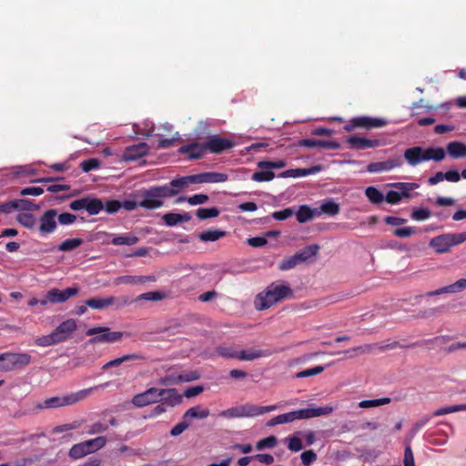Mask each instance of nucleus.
Segmentation results:
<instances>
[{"label": "nucleus", "instance_id": "1", "mask_svg": "<svg viewBox=\"0 0 466 466\" xmlns=\"http://www.w3.org/2000/svg\"><path fill=\"white\" fill-rule=\"evenodd\" d=\"M293 296V290L287 285L271 284L266 291L256 296L254 304L258 310H265L285 298Z\"/></svg>", "mask_w": 466, "mask_h": 466}, {"label": "nucleus", "instance_id": "2", "mask_svg": "<svg viewBox=\"0 0 466 466\" xmlns=\"http://www.w3.org/2000/svg\"><path fill=\"white\" fill-rule=\"evenodd\" d=\"M446 153L442 147H412L407 148L403 157L407 163L415 167L423 161L433 160L440 162L445 158Z\"/></svg>", "mask_w": 466, "mask_h": 466}, {"label": "nucleus", "instance_id": "3", "mask_svg": "<svg viewBox=\"0 0 466 466\" xmlns=\"http://www.w3.org/2000/svg\"><path fill=\"white\" fill-rule=\"evenodd\" d=\"M92 390L93 388H89L63 396L51 397L45 400L43 402L38 403L36 405V409H57L66 406H71L86 399L91 394Z\"/></svg>", "mask_w": 466, "mask_h": 466}, {"label": "nucleus", "instance_id": "4", "mask_svg": "<svg viewBox=\"0 0 466 466\" xmlns=\"http://www.w3.org/2000/svg\"><path fill=\"white\" fill-rule=\"evenodd\" d=\"M466 241V232L449 233L437 236L431 239L429 246L438 254L447 253L451 248Z\"/></svg>", "mask_w": 466, "mask_h": 466}, {"label": "nucleus", "instance_id": "5", "mask_svg": "<svg viewBox=\"0 0 466 466\" xmlns=\"http://www.w3.org/2000/svg\"><path fill=\"white\" fill-rule=\"evenodd\" d=\"M31 356L27 353L5 352L0 354V372H7L27 366Z\"/></svg>", "mask_w": 466, "mask_h": 466}, {"label": "nucleus", "instance_id": "6", "mask_svg": "<svg viewBox=\"0 0 466 466\" xmlns=\"http://www.w3.org/2000/svg\"><path fill=\"white\" fill-rule=\"evenodd\" d=\"M87 336H94L89 339L90 344L115 343L122 339L125 332L112 331L108 327H95L86 330Z\"/></svg>", "mask_w": 466, "mask_h": 466}, {"label": "nucleus", "instance_id": "7", "mask_svg": "<svg viewBox=\"0 0 466 466\" xmlns=\"http://www.w3.org/2000/svg\"><path fill=\"white\" fill-rule=\"evenodd\" d=\"M106 443V438L99 436L92 440L75 444L69 451V456L73 459H80L89 453L102 449Z\"/></svg>", "mask_w": 466, "mask_h": 466}, {"label": "nucleus", "instance_id": "8", "mask_svg": "<svg viewBox=\"0 0 466 466\" xmlns=\"http://www.w3.org/2000/svg\"><path fill=\"white\" fill-rule=\"evenodd\" d=\"M160 389L151 387L144 392L133 396L131 403L137 408H143L151 404L158 403L160 400Z\"/></svg>", "mask_w": 466, "mask_h": 466}, {"label": "nucleus", "instance_id": "9", "mask_svg": "<svg viewBox=\"0 0 466 466\" xmlns=\"http://www.w3.org/2000/svg\"><path fill=\"white\" fill-rule=\"evenodd\" d=\"M334 410L333 406L331 405H326L324 407H318V408H307V409H301L293 410L294 419L297 420H304V419H310L314 417H319V416H325L332 413Z\"/></svg>", "mask_w": 466, "mask_h": 466}, {"label": "nucleus", "instance_id": "10", "mask_svg": "<svg viewBox=\"0 0 466 466\" xmlns=\"http://www.w3.org/2000/svg\"><path fill=\"white\" fill-rule=\"evenodd\" d=\"M402 165V159L400 156H394L381 162H373L367 166V171L370 173H380L390 171L400 167Z\"/></svg>", "mask_w": 466, "mask_h": 466}, {"label": "nucleus", "instance_id": "11", "mask_svg": "<svg viewBox=\"0 0 466 466\" xmlns=\"http://www.w3.org/2000/svg\"><path fill=\"white\" fill-rule=\"evenodd\" d=\"M76 328V320L70 319L63 321L52 333L58 344L68 339Z\"/></svg>", "mask_w": 466, "mask_h": 466}, {"label": "nucleus", "instance_id": "12", "mask_svg": "<svg viewBox=\"0 0 466 466\" xmlns=\"http://www.w3.org/2000/svg\"><path fill=\"white\" fill-rule=\"evenodd\" d=\"M148 154V146L147 143L141 142L134 146L126 147L122 160L125 162L137 160Z\"/></svg>", "mask_w": 466, "mask_h": 466}, {"label": "nucleus", "instance_id": "13", "mask_svg": "<svg viewBox=\"0 0 466 466\" xmlns=\"http://www.w3.org/2000/svg\"><path fill=\"white\" fill-rule=\"evenodd\" d=\"M79 292L77 287L67 288L65 290L58 289H52L48 293V299L51 303H63L66 301L70 297L76 296Z\"/></svg>", "mask_w": 466, "mask_h": 466}, {"label": "nucleus", "instance_id": "14", "mask_svg": "<svg viewBox=\"0 0 466 466\" xmlns=\"http://www.w3.org/2000/svg\"><path fill=\"white\" fill-rule=\"evenodd\" d=\"M57 211L56 209H48L40 218L39 231L42 234L53 232L56 228V218Z\"/></svg>", "mask_w": 466, "mask_h": 466}, {"label": "nucleus", "instance_id": "15", "mask_svg": "<svg viewBox=\"0 0 466 466\" xmlns=\"http://www.w3.org/2000/svg\"><path fill=\"white\" fill-rule=\"evenodd\" d=\"M399 346H400V344L398 341H393V342H391L390 344H386V345L365 344L362 346L353 348L350 350H346V351H344V353L355 352V353H357V355H363V354L371 353L374 350H380L381 351H385L387 350L395 349Z\"/></svg>", "mask_w": 466, "mask_h": 466}, {"label": "nucleus", "instance_id": "16", "mask_svg": "<svg viewBox=\"0 0 466 466\" xmlns=\"http://www.w3.org/2000/svg\"><path fill=\"white\" fill-rule=\"evenodd\" d=\"M160 392L159 402H162L166 406L175 407L182 402L183 397L177 393L175 388L160 389Z\"/></svg>", "mask_w": 466, "mask_h": 466}, {"label": "nucleus", "instance_id": "17", "mask_svg": "<svg viewBox=\"0 0 466 466\" xmlns=\"http://www.w3.org/2000/svg\"><path fill=\"white\" fill-rule=\"evenodd\" d=\"M220 416L224 418H243L253 417L252 404L246 403L240 406H236L220 412Z\"/></svg>", "mask_w": 466, "mask_h": 466}, {"label": "nucleus", "instance_id": "18", "mask_svg": "<svg viewBox=\"0 0 466 466\" xmlns=\"http://www.w3.org/2000/svg\"><path fill=\"white\" fill-rule=\"evenodd\" d=\"M233 143L225 138L218 137H211L208 141L205 144L206 150L208 149L212 153H221L222 151L232 147Z\"/></svg>", "mask_w": 466, "mask_h": 466}, {"label": "nucleus", "instance_id": "19", "mask_svg": "<svg viewBox=\"0 0 466 466\" xmlns=\"http://www.w3.org/2000/svg\"><path fill=\"white\" fill-rule=\"evenodd\" d=\"M348 144L354 149L377 147L380 145L378 139H369L359 136H351L347 139Z\"/></svg>", "mask_w": 466, "mask_h": 466}, {"label": "nucleus", "instance_id": "20", "mask_svg": "<svg viewBox=\"0 0 466 466\" xmlns=\"http://www.w3.org/2000/svg\"><path fill=\"white\" fill-rule=\"evenodd\" d=\"M271 352L268 350H260L256 348H250L248 350H240L238 360L241 361H252L260 358L268 357Z\"/></svg>", "mask_w": 466, "mask_h": 466}, {"label": "nucleus", "instance_id": "21", "mask_svg": "<svg viewBox=\"0 0 466 466\" xmlns=\"http://www.w3.org/2000/svg\"><path fill=\"white\" fill-rule=\"evenodd\" d=\"M154 187H150L143 193V199L138 203V206L146 209H156L163 206V200L158 197H152Z\"/></svg>", "mask_w": 466, "mask_h": 466}, {"label": "nucleus", "instance_id": "22", "mask_svg": "<svg viewBox=\"0 0 466 466\" xmlns=\"http://www.w3.org/2000/svg\"><path fill=\"white\" fill-rule=\"evenodd\" d=\"M299 146H303L309 148L320 147L328 149H339L340 145L336 141H325L319 139H301L299 141Z\"/></svg>", "mask_w": 466, "mask_h": 466}, {"label": "nucleus", "instance_id": "23", "mask_svg": "<svg viewBox=\"0 0 466 466\" xmlns=\"http://www.w3.org/2000/svg\"><path fill=\"white\" fill-rule=\"evenodd\" d=\"M206 151L205 145L199 143H191L188 145L182 146L178 152L181 154H188L189 159H199L203 157Z\"/></svg>", "mask_w": 466, "mask_h": 466}, {"label": "nucleus", "instance_id": "24", "mask_svg": "<svg viewBox=\"0 0 466 466\" xmlns=\"http://www.w3.org/2000/svg\"><path fill=\"white\" fill-rule=\"evenodd\" d=\"M130 360H146V357L138 352L123 355L119 358L114 359L103 365L102 370H106L110 368L118 367L122 363Z\"/></svg>", "mask_w": 466, "mask_h": 466}, {"label": "nucleus", "instance_id": "25", "mask_svg": "<svg viewBox=\"0 0 466 466\" xmlns=\"http://www.w3.org/2000/svg\"><path fill=\"white\" fill-rule=\"evenodd\" d=\"M355 126L357 127H365L367 129L372 127H380L386 124V121L382 118H371L368 116H360L353 118Z\"/></svg>", "mask_w": 466, "mask_h": 466}, {"label": "nucleus", "instance_id": "26", "mask_svg": "<svg viewBox=\"0 0 466 466\" xmlns=\"http://www.w3.org/2000/svg\"><path fill=\"white\" fill-rule=\"evenodd\" d=\"M447 153L454 159L466 157V145L460 141L450 142L447 147Z\"/></svg>", "mask_w": 466, "mask_h": 466}, {"label": "nucleus", "instance_id": "27", "mask_svg": "<svg viewBox=\"0 0 466 466\" xmlns=\"http://www.w3.org/2000/svg\"><path fill=\"white\" fill-rule=\"evenodd\" d=\"M340 208L339 205L334 200H329L323 202L319 208H316L317 216H320L321 214H327L329 216H336L339 213Z\"/></svg>", "mask_w": 466, "mask_h": 466}, {"label": "nucleus", "instance_id": "28", "mask_svg": "<svg viewBox=\"0 0 466 466\" xmlns=\"http://www.w3.org/2000/svg\"><path fill=\"white\" fill-rule=\"evenodd\" d=\"M112 296L105 298H91L86 300V305L94 309H104L112 306Z\"/></svg>", "mask_w": 466, "mask_h": 466}, {"label": "nucleus", "instance_id": "29", "mask_svg": "<svg viewBox=\"0 0 466 466\" xmlns=\"http://www.w3.org/2000/svg\"><path fill=\"white\" fill-rule=\"evenodd\" d=\"M319 250L318 244H312L307 246L305 248L294 254L299 263L307 261L309 258L317 256Z\"/></svg>", "mask_w": 466, "mask_h": 466}, {"label": "nucleus", "instance_id": "30", "mask_svg": "<svg viewBox=\"0 0 466 466\" xmlns=\"http://www.w3.org/2000/svg\"><path fill=\"white\" fill-rule=\"evenodd\" d=\"M199 178L202 183H218L225 182L228 179V175L218 172H205L199 174Z\"/></svg>", "mask_w": 466, "mask_h": 466}, {"label": "nucleus", "instance_id": "31", "mask_svg": "<svg viewBox=\"0 0 466 466\" xmlns=\"http://www.w3.org/2000/svg\"><path fill=\"white\" fill-rule=\"evenodd\" d=\"M297 220L299 223H306L317 216L316 208L312 209L308 205H301L296 213Z\"/></svg>", "mask_w": 466, "mask_h": 466}, {"label": "nucleus", "instance_id": "32", "mask_svg": "<svg viewBox=\"0 0 466 466\" xmlns=\"http://www.w3.org/2000/svg\"><path fill=\"white\" fill-rule=\"evenodd\" d=\"M209 415V410L208 409H202L200 406H195L188 409L184 416V420L187 419H206Z\"/></svg>", "mask_w": 466, "mask_h": 466}, {"label": "nucleus", "instance_id": "33", "mask_svg": "<svg viewBox=\"0 0 466 466\" xmlns=\"http://www.w3.org/2000/svg\"><path fill=\"white\" fill-rule=\"evenodd\" d=\"M218 355L224 359H236L238 360L239 350L233 346L221 345L216 348Z\"/></svg>", "mask_w": 466, "mask_h": 466}, {"label": "nucleus", "instance_id": "34", "mask_svg": "<svg viewBox=\"0 0 466 466\" xmlns=\"http://www.w3.org/2000/svg\"><path fill=\"white\" fill-rule=\"evenodd\" d=\"M391 186L400 190L399 193L401 194V198H411L412 195L410 193V191L419 187V185L417 183H407V182H397V183L391 184Z\"/></svg>", "mask_w": 466, "mask_h": 466}, {"label": "nucleus", "instance_id": "35", "mask_svg": "<svg viewBox=\"0 0 466 466\" xmlns=\"http://www.w3.org/2000/svg\"><path fill=\"white\" fill-rule=\"evenodd\" d=\"M85 209L90 215H96L102 209H104V203L100 199H98V198H86V207H85Z\"/></svg>", "mask_w": 466, "mask_h": 466}, {"label": "nucleus", "instance_id": "36", "mask_svg": "<svg viewBox=\"0 0 466 466\" xmlns=\"http://www.w3.org/2000/svg\"><path fill=\"white\" fill-rule=\"evenodd\" d=\"M154 192L151 194L152 197H158L162 198H169L177 195V189H174L170 185L162 187H153Z\"/></svg>", "mask_w": 466, "mask_h": 466}, {"label": "nucleus", "instance_id": "37", "mask_svg": "<svg viewBox=\"0 0 466 466\" xmlns=\"http://www.w3.org/2000/svg\"><path fill=\"white\" fill-rule=\"evenodd\" d=\"M226 236V231L219 229H209L199 234L198 238L204 242L216 241Z\"/></svg>", "mask_w": 466, "mask_h": 466}, {"label": "nucleus", "instance_id": "38", "mask_svg": "<svg viewBox=\"0 0 466 466\" xmlns=\"http://www.w3.org/2000/svg\"><path fill=\"white\" fill-rule=\"evenodd\" d=\"M294 420H295V419H294L293 411H290V412H288V413L278 415V416L270 419L267 422V426L268 427H273V426H276L278 424L289 423V422H292Z\"/></svg>", "mask_w": 466, "mask_h": 466}, {"label": "nucleus", "instance_id": "39", "mask_svg": "<svg viewBox=\"0 0 466 466\" xmlns=\"http://www.w3.org/2000/svg\"><path fill=\"white\" fill-rule=\"evenodd\" d=\"M365 195L373 204H380L384 200L383 194L375 187H368L365 189Z\"/></svg>", "mask_w": 466, "mask_h": 466}, {"label": "nucleus", "instance_id": "40", "mask_svg": "<svg viewBox=\"0 0 466 466\" xmlns=\"http://www.w3.org/2000/svg\"><path fill=\"white\" fill-rule=\"evenodd\" d=\"M165 298V294L160 291H150L143 293L139 296H137L134 299V303H137L141 300H147V301H159L162 300Z\"/></svg>", "mask_w": 466, "mask_h": 466}, {"label": "nucleus", "instance_id": "41", "mask_svg": "<svg viewBox=\"0 0 466 466\" xmlns=\"http://www.w3.org/2000/svg\"><path fill=\"white\" fill-rule=\"evenodd\" d=\"M390 401V398L388 397L375 400H365L359 402V407L362 409L373 408L389 404Z\"/></svg>", "mask_w": 466, "mask_h": 466}, {"label": "nucleus", "instance_id": "42", "mask_svg": "<svg viewBox=\"0 0 466 466\" xmlns=\"http://www.w3.org/2000/svg\"><path fill=\"white\" fill-rule=\"evenodd\" d=\"M137 242H138V238L134 235L117 236V237H115L111 240V243L116 246H121V245L132 246Z\"/></svg>", "mask_w": 466, "mask_h": 466}, {"label": "nucleus", "instance_id": "43", "mask_svg": "<svg viewBox=\"0 0 466 466\" xmlns=\"http://www.w3.org/2000/svg\"><path fill=\"white\" fill-rule=\"evenodd\" d=\"M466 410V403L465 404H460V405H452V406H447L441 409L436 410L433 412V416H442L457 411Z\"/></svg>", "mask_w": 466, "mask_h": 466}, {"label": "nucleus", "instance_id": "44", "mask_svg": "<svg viewBox=\"0 0 466 466\" xmlns=\"http://www.w3.org/2000/svg\"><path fill=\"white\" fill-rule=\"evenodd\" d=\"M17 221L27 228H34L36 223L35 218L30 213L18 214Z\"/></svg>", "mask_w": 466, "mask_h": 466}, {"label": "nucleus", "instance_id": "45", "mask_svg": "<svg viewBox=\"0 0 466 466\" xmlns=\"http://www.w3.org/2000/svg\"><path fill=\"white\" fill-rule=\"evenodd\" d=\"M197 217L201 219H208L211 218H216L219 215V210L217 208H198L196 211Z\"/></svg>", "mask_w": 466, "mask_h": 466}, {"label": "nucleus", "instance_id": "46", "mask_svg": "<svg viewBox=\"0 0 466 466\" xmlns=\"http://www.w3.org/2000/svg\"><path fill=\"white\" fill-rule=\"evenodd\" d=\"M82 243L83 240L81 238H68L60 244L58 249L60 251H71L78 248Z\"/></svg>", "mask_w": 466, "mask_h": 466}, {"label": "nucleus", "instance_id": "47", "mask_svg": "<svg viewBox=\"0 0 466 466\" xmlns=\"http://www.w3.org/2000/svg\"><path fill=\"white\" fill-rule=\"evenodd\" d=\"M273 177L274 173L270 169H261L252 175V179L258 182L270 181Z\"/></svg>", "mask_w": 466, "mask_h": 466}, {"label": "nucleus", "instance_id": "48", "mask_svg": "<svg viewBox=\"0 0 466 466\" xmlns=\"http://www.w3.org/2000/svg\"><path fill=\"white\" fill-rule=\"evenodd\" d=\"M431 216V212L429 208H415L412 210L410 217L412 219L417 221H422L428 219Z\"/></svg>", "mask_w": 466, "mask_h": 466}, {"label": "nucleus", "instance_id": "49", "mask_svg": "<svg viewBox=\"0 0 466 466\" xmlns=\"http://www.w3.org/2000/svg\"><path fill=\"white\" fill-rule=\"evenodd\" d=\"M278 440L275 436H268L258 441L256 444V449L258 451H262L265 448H273L277 445Z\"/></svg>", "mask_w": 466, "mask_h": 466}, {"label": "nucleus", "instance_id": "50", "mask_svg": "<svg viewBox=\"0 0 466 466\" xmlns=\"http://www.w3.org/2000/svg\"><path fill=\"white\" fill-rule=\"evenodd\" d=\"M323 371H324L323 366H316L314 368L304 370L298 372L295 375V378L302 379V378H307V377H310V376H315V375L320 374Z\"/></svg>", "mask_w": 466, "mask_h": 466}, {"label": "nucleus", "instance_id": "51", "mask_svg": "<svg viewBox=\"0 0 466 466\" xmlns=\"http://www.w3.org/2000/svg\"><path fill=\"white\" fill-rule=\"evenodd\" d=\"M199 378L200 373L198 370L186 371L182 374L177 375L178 383L194 381L198 380Z\"/></svg>", "mask_w": 466, "mask_h": 466}, {"label": "nucleus", "instance_id": "52", "mask_svg": "<svg viewBox=\"0 0 466 466\" xmlns=\"http://www.w3.org/2000/svg\"><path fill=\"white\" fill-rule=\"evenodd\" d=\"M138 276H120L114 280L116 285H139Z\"/></svg>", "mask_w": 466, "mask_h": 466}, {"label": "nucleus", "instance_id": "53", "mask_svg": "<svg viewBox=\"0 0 466 466\" xmlns=\"http://www.w3.org/2000/svg\"><path fill=\"white\" fill-rule=\"evenodd\" d=\"M258 167L260 169L282 168V167H286V162L284 160L259 161L258 163Z\"/></svg>", "mask_w": 466, "mask_h": 466}, {"label": "nucleus", "instance_id": "54", "mask_svg": "<svg viewBox=\"0 0 466 466\" xmlns=\"http://www.w3.org/2000/svg\"><path fill=\"white\" fill-rule=\"evenodd\" d=\"M15 207H16V209L23 210V211L35 210V209L39 208V207L37 205L34 204L32 201L27 200V199L15 200Z\"/></svg>", "mask_w": 466, "mask_h": 466}, {"label": "nucleus", "instance_id": "55", "mask_svg": "<svg viewBox=\"0 0 466 466\" xmlns=\"http://www.w3.org/2000/svg\"><path fill=\"white\" fill-rule=\"evenodd\" d=\"M112 306L114 305L116 309L125 308L129 306L131 303L134 302V299H130L127 296H121V297H114L112 296Z\"/></svg>", "mask_w": 466, "mask_h": 466}, {"label": "nucleus", "instance_id": "56", "mask_svg": "<svg viewBox=\"0 0 466 466\" xmlns=\"http://www.w3.org/2000/svg\"><path fill=\"white\" fill-rule=\"evenodd\" d=\"M299 260L296 258V257L293 255L291 257H289L285 259H283L280 264H279V269L281 270H289V269H291L293 268H295L297 265H299Z\"/></svg>", "mask_w": 466, "mask_h": 466}, {"label": "nucleus", "instance_id": "57", "mask_svg": "<svg viewBox=\"0 0 466 466\" xmlns=\"http://www.w3.org/2000/svg\"><path fill=\"white\" fill-rule=\"evenodd\" d=\"M35 343L41 347H47V346L57 344L52 332L48 335H45V336L37 338L35 339Z\"/></svg>", "mask_w": 466, "mask_h": 466}, {"label": "nucleus", "instance_id": "58", "mask_svg": "<svg viewBox=\"0 0 466 466\" xmlns=\"http://www.w3.org/2000/svg\"><path fill=\"white\" fill-rule=\"evenodd\" d=\"M100 167V161L97 158H89L81 163V168L84 172H89Z\"/></svg>", "mask_w": 466, "mask_h": 466}, {"label": "nucleus", "instance_id": "59", "mask_svg": "<svg viewBox=\"0 0 466 466\" xmlns=\"http://www.w3.org/2000/svg\"><path fill=\"white\" fill-rule=\"evenodd\" d=\"M300 459L304 466H309L317 460V454L312 450L301 453Z\"/></svg>", "mask_w": 466, "mask_h": 466}, {"label": "nucleus", "instance_id": "60", "mask_svg": "<svg viewBox=\"0 0 466 466\" xmlns=\"http://www.w3.org/2000/svg\"><path fill=\"white\" fill-rule=\"evenodd\" d=\"M288 441V448L291 451H299L302 450V441L299 438L293 436L287 439Z\"/></svg>", "mask_w": 466, "mask_h": 466}, {"label": "nucleus", "instance_id": "61", "mask_svg": "<svg viewBox=\"0 0 466 466\" xmlns=\"http://www.w3.org/2000/svg\"><path fill=\"white\" fill-rule=\"evenodd\" d=\"M295 211L293 208H285L280 211H276L271 214L272 218L276 220H285L294 215Z\"/></svg>", "mask_w": 466, "mask_h": 466}, {"label": "nucleus", "instance_id": "62", "mask_svg": "<svg viewBox=\"0 0 466 466\" xmlns=\"http://www.w3.org/2000/svg\"><path fill=\"white\" fill-rule=\"evenodd\" d=\"M162 219L165 221L166 225L168 227L176 226L180 222L179 214L177 213H167L162 217Z\"/></svg>", "mask_w": 466, "mask_h": 466}, {"label": "nucleus", "instance_id": "63", "mask_svg": "<svg viewBox=\"0 0 466 466\" xmlns=\"http://www.w3.org/2000/svg\"><path fill=\"white\" fill-rule=\"evenodd\" d=\"M208 196L206 195V194H198V195H194L192 197H189L187 199V202L192 206H196V205H201V204H204L206 202H208Z\"/></svg>", "mask_w": 466, "mask_h": 466}, {"label": "nucleus", "instance_id": "64", "mask_svg": "<svg viewBox=\"0 0 466 466\" xmlns=\"http://www.w3.org/2000/svg\"><path fill=\"white\" fill-rule=\"evenodd\" d=\"M189 427V423L183 419L182 421L174 426L170 431V435L173 437H177L180 435L184 431H186Z\"/></svg>", "mask_w": 466, "mask_h": 466}]
</instances>
